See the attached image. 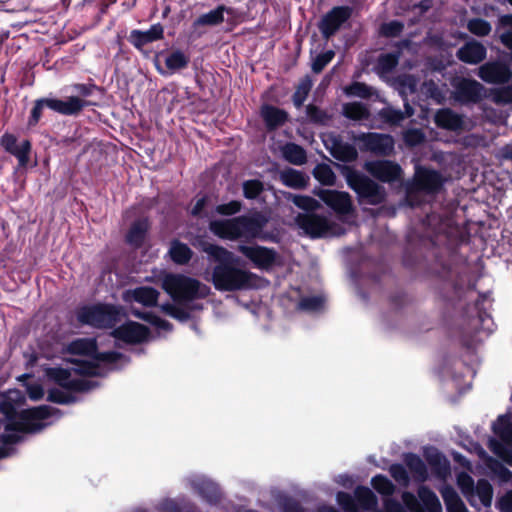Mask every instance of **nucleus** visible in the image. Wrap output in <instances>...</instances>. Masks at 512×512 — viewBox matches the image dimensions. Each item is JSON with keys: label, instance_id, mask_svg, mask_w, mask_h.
Returning a JSON list of instances; mask_svg holds the SVG:
<instances>
[{"label": "nucleus", "instance_id": "obj_17", "mask_svg": "<svg viewBox=\"0 0 512 512\" xmlns=\"http://www.w3.org/2000/svg\"><path fill=\"white\" fill-rule=\"evenodd\" d=\"M453 88L454 99L462 104L478 103L483 97V85L474 79H458Z\"/></svg>", "mask_w": 512, "mask_h": 512}, {"label": "nucleus", "instance_id": "obj_53", "mask_svg": "<svg viewBox=\"0 0 512 512\" xmlns=\"http://www.w3.org/2000/svg\"><path fill=\"white\" fill-rule=\"evenodd\" d=\"M397 88L403 98L406 97L407 94H414L418 88V79L411 74L400 76L397 79Z\"/></svg>", "mask_w": 512, "mask_h": 512}, {"label": "nucleus", "instance_id": "obj_41", "mask_svg": "<svg viewBox=\"0 0 512 512\" xmlns=\"http://www.w3.org/2000/svg\"><path fill=\"white\" fill-rule=\"evenodd\" d=\"M457 485L469 504L471 506H476L474 503V487L476 484L472 476L467 472H460L457 475Z\"/></svg>", "mask_w": 512, "mask_h": 512}, {"label": "nucleus", "instance_id": "obj_21", "mask_svg": "<svg viewBox=\"0 0 512 512\" xmlns=\"http://www.w3.org/2000/svg\"><path fill=\"white\" fill-rule=\"evenodd\" d=\"M46 107L62 115H77L84 107L90 105V102L80 99L76 96H70L66 100L56 98H45Z\"/></svg>", "mask_w": 512, "mask_h": 512}, {"label": "nucleus", "instance_id": "obj_20", "mask_svg": "<svg viewBox=\"0 0 512 512\" xmlns=\"http://www.w3.org/2000/svg\"><path fill=\"white\" fill-rule=\"evenodd\" d=\"M478 76L489 84H505L512 77L510 67L501 61H488L479 67Z\"/></svg>", "mask_w": 512, "mask_h": 512}, {"label": "nucleus", "instance_id": "obj_28", "mask_svg": "<svg viewBox=\"0 0 512 512\" xmlns=\"http://www.w3.org/2000/svg\"><path fill=\"white\" fill-rule=\"evenodd\" d=\"M435 124L443 129L456 131L463 125L462 117L449 108L439 109L434 116Z\"/></svg>", "mask_w": 512, "mask_h": 512}, {"label": "nucleus", "instance_id": "obj_15", "mask_svg": "<svg viewBox=\"0 0 512 512\" xmlns=\"http://www.w3.org/2000/svg\"><path fill=\"white\" fill-rule=\"evenodd\" d=\"M325 148L331 156L341 162H352L357 159L358 152L355 146L345 142L343 138L335 133H329L323 139Z\"/></svg>", "mask_w": 512, "mask_h": 512}, {"label": "nucleus", "instance_id": "obj_32", "mask_svg": "<svg viewBox=\"0 0 512 512\" xmlns=\"http://www.w3.org/2000/svg\"><path fill=\"white\" fill-rule=\"evenodd\" d=\"M280 180L283 185L293 189H304L307 187L309 177L302 171L286 168L280 172Z\"/></svg>", "mask_w": 512, "mask_h": 512}, {"label": "nucleus", "instance_id": "obj_3", "mask_svg": "<svg viewBox=\"0 0 512 512\" xmlns=\"http://www.w3.org/2000/svg\"><path fill=\"white\" fill-rule=\"evenodd\" d=\"M267 222L265 215L255 212L230 219L213 220L209 224V229L221 239L250 241L260 237Z\"/></svg>", "mask_w": 512, "mask_h": 512}, {"label": "nucleus", "instance_id": "obj_25", "mask_svg": "<svg viewBox=\"0 0 512 512\" xmlns=\"http://www.w3.org/2000/svg\"><path fill=\"white\" fill-rule=\"evenodd\" d=\"M424 457L433 473L438 478H445L450 472V462L446 456L435 447H427Z\"/></svg>", "mask_w": 512, "mask_h": 512}, {"label": "nucleus", "instance_id": "obj_2", "mask_svg": "<svg viewBox=\"0 0 512 512\" xmlns=\"http://www.w3.org/2000/svg\"><path fill=\"white\" fill-rule=\"evenodd\" d=\"M0 413V458L13 452V444L20 442L25 434L41 432L58 420L62 413L59 409L42 405L22 410L18 415L13 405L1 402Z\"/></svg>", "mask_w": 512, "mask_h": 512}, {"label": "nucleus", "instance_id": "obj_44", "mask_svg": "<svg viewBox=\"0 0 512 512\" xmlns=\"http://www.w3.org/2000/svg\"><path fill=\"white\" fill-rule=\"evenodd\" d=\"M286 199L292 202L296 207L305 211V213H313L319 208V202L311 196L297 195L288 193Z\"/></svg>", "mask_w": 512, "mask_h": 512}, {"label": "nucleus", "instance_id": "obj_30", "mask_svg": "<svg viewBox=\"0 0 512 512\" xmlns=\"http://www.w3.org/2000/svg\"><path fill=\"white\" fill-rule=\"evenodd\" d=\"M131 314L150 323L158 337H164L172 330L171 324L168 321L161 319L152 312H142L139 309L132 308Z\"/></svg>", "mask_w": 512, "mask_h": 512}, {"label": "nucleus", "instance_id": "obj_43", "mask_svg": "<svg viewBox=\"0 0 512 512\" xmlns=\"http://www.w3.org/2000/svg\"><path fill=\"white\" fill-rule=\"evenodd\" d=\"M422 93L436 104H442L446 99L445 89L433 80H426L421 87Z\"/></svg>", "mask_w": 512, "mask_h": 512}, {"label": "nucleus", "instance_id": "obj_5", "mask_svg": "<svg viewBox=\"0 0 512 512\" xmlns=\"http://www.w3.org/2000/svg\"><path fill=\"white\" fill-rule=\"evenodd\" d=\"M348 186L356 193L360 205H379L386 199V189L370 177L357 170L346 173Z\"/></svg>", "mask_w": 512, "mask_h": 512}, {"label": "nucleus", "instance_id": "obj_58", "mask_svg": "<svg viewBox=\"0 0 512 512\" xmlns=\"http://www.w3.org/2000/svg\"><path fill=\"white\" fill-rule=\"evenodd\" d=\"M491 99L494 103L499 105L512 103V85H506L492 89Z\"/></svg>", "mask_w": 512, "mask_h": 512}, {"label": "nucleus", "instance_id": "obj_22", "mask_svg": "<svg viewBox=\"0 0 512 512\" xmlns=\"http://www.w3.org/2000/svg\"><path fill=\"white\" fill-rule=\"evenodd\" d=\"M164 36V28L160 23L151 25L148 30L142 31L134 29L128 36V41L138 50L150 43L162 39Z\"/></svg>", "mask_w": 512, "mask_h": 512}, {"label": "nucleus", "instance_id": "obj_11", "mask_svg": "<svg viewBox=\"0 0 512 512\" xmlns=\"http://www.w3.org/2000/svg\"><path fill=\"white\" fill-rule=\"evenodd\" d=\"M237 251L247 258L255 268L261 270H270L277 259V252L273 248L260 246L257 244L246 245L239 244Z\"/></svg>", "mask_w": 512, "mask_h": 512}, {"label": "nucleus", "instance_id": "obj_19", "mask_svg": "<svg viewBox=\"0 0 512 512\" xmlns=\"http://www.w3.org/2000/svg\"><path fill=\"white\" fill-rule=\"evenodd\" d=\"M194 492L208 505H217L222 497L219 484L203 473H194Z\"/></svg>", "mask_w": 512, "mask_h": 512}, {"label": "nucleus", "instance_id": "obj_47", "mask_svg": "<svg viewBox=\"0 0 512 512\" xmlns=\"http://www.w3.org/2000/svg\"><path fill=\"white\" fill-rule=\"evenodd\" d=\"M169 255L177 264H184L189 261L192 253L189 247L177 240L172 241Z\"/></svg>", "mask_w": 512, "mask_h": 512}, {"label": "nucleus", "instance_id": "obj_26", "mask_svg": "<svg viewBox=\"0 0 512 512\" xmlns=\"http://www.w3.org/2000/svg\"><path fill=\"white\" fill-rule=\"evenodd\" d=\"M159 291L153 287L141 286L124 293V300L137 302L143 306L152 307L157 305Z\"/></svg>", "mask_w": 512, "mask_h": 512}, {"label": "nucleus", "instance_id": "obj_29", "mask_svg": "<svg viewBox=\"0 0 512 512\" xmlns=\"http://www.w3.org/2000/svg\"><path fill=\"white\" fill-rule=\"evenodd\" d=\"M203 251L208 255L210 261H214L216 265L236 264L238 258L226 248L216 244H205Z\"/></svg>", "mask_w": 512, "mask_h": 512}, {"label": "nucleus", "instance_id": "obj_8", "mask_svg": "<svg viewBox=\"0 0 512 512\" xmlns=\"http://www.w3.org/2000/svg\"><path fill=\"white\" fill-rule=\"evenodd\" d=\"M252 273L236 267V264L215 265L212 281L217 290L235 291L252 287Z\"/></svg>", "mask_w": 512, "mask_h": 512}, {"label": "nucleus", "instance_id": "obj_13", "mask_svg": "<svg viewBox=\"0 0 512 512\" xmlns=\"http://www.w3.org/2000/svg\"><path fill=\"white\" fill-rule=\"evenodd\" d=\"M445 180L442 174L433 169L419 167L414 176V186L417 191L434 195L443 188Z\"/></svg>", "mask_w": 512, "mask_h": 512}, {"label": "nucleus", "instance_id": "obj_7", "mask_svg": "<svg viewBox=\"0 0 512 512\" xmlns=\"http://www.w3.org/2000/svg\"><path fill=\"white\" fill-rule=\"evenodd\" d=\"M76 317L81 324L111 328L121 321L122 310L109 304L86 305L77 310Z\"/></svg>", "mask_w": 512, "mask_h": 512}, {"label": "nucleus", "instance_id": "obj_35", "mask_svg": "<svg viewBox=\"0 0 512 512\" xmlns=\"http://www.w3.org/2000/svg\"><path fill=\"white\" fill-rule=\"evenodd\" d=\"M282 155L286 161L293 165H303L307 161L306 150L293 142H288L282 147Z\"/></svg>", "mask_w": 512, "mask_h": 512}, {"label": "nucleus", "instance_id": "obj_1", "mask_svg": "<svg viewBox=\"0 0 512 512\" xmlns=\"http://www.w3.org/2000/svg\"><path fill=\"white\" fill-rule=\"evenodd\" d=\"M67 350L75 358L67 361L66 367H49L45 374L58 385L48 391L47 399L57 404H70L79 401L78 392H89L100 383L91 377L106 376L111 371L124 368L130 358L116 351L97 352L94 338H79L69 343Z\"/></svg>", "mask_w": 512, "mask_h": 512}, {"label": "nucleus", "instance_id": "obj_56", "mask_svg": "<svg viewBox=\"0 0 512 512\" xmlns=\"http://www.w3.org/2000/svg\"><path fill=\"white\" fill-rule=\"evenodd\" d=\"M468 30L479 37L487 36L491 32V24L482 18H473L468 21Z\"/></svg>", "mask_w": 512, "mask_h": 512}, {"label": "nucleus", "instance_id": "obj_27", "mask_svg": "<svg viewBox=\"0 0 512 512\" xmlns=\"http://www.w3.org/2000/svg\"><path fill=\"white\" fill-rule=\"evenodd\" d=\"M149 229L148 218L135 220L126 234V242L133 248H139L143 245Z\"/></svg>", "mask_w": 512, "mask_h": 512}, {"label": "nucleus", "instance_id": "obj_23", "mask_svg": "<svg viewBox=\"0 0 512 512\" xmlns=\"http://www.w3.org/2000/svg\"><path fill=\"white\" fill-rule=\"evenodd\" d=\"M260 116L268 131L276 130L283 126L289 119V114L284 109L267 103L261 106Z\"/></svg>", "mask_w": 512, "mask_h": 512}, {"label": "nucleus", "instance_id": "obj_37", "mask_svg": "<svg viewBox=\"0 0 512 512\" xmlns=\"http://www.w3.org/2000/svg\"><path fill=\"white\" fill-rule=\"evenodd\" d=\"M420 501L425 506L426 511L442 512V506L436 493L428 486L422 485L417 491Z\"/></svg>", "mask_w": 512, "mask_h": 512}, {"label": "nucleus", "instance_id": "obj_39", "mask_svg": "<svg viewBox=\"0 0 512 512\" xmlns=\"http://www.w3.org/2000/svg\"><path fill=\"white\" fill-rule=\"evenodd\" d=\"M343 92L347 97H357L360 99H370L376 94L372 86L359 81H353L351 84L345 86Z\"/></svg>", "mask_w": 512, "mask_h": 512}, {"label": "nucleus", "instance_id": "obj_62", "mask_svg": "<svg viewBox=\"0 0 512 512\" xmlns=\"http://www.w3.org/2000/svg\"><path fill=\"white\" fill-rule=\"evenodd\" d=\"M31 152V143L29 140H23L12 155L17 158L18 166L24 168L28 165L29 155Z\"/></svg>", "mask_w": 512, "mask_h": 512}, {"label": "nucleus", "instance_id": "obj_38", "mask_svg": "<svg viewBox=\"0 0 512 512\" xmlns=\"http://www.w3.org/2000/svg\"><path fill=\"white\" fill-rule=\"evenodd\" d=\"M357 509L370 510L377 505V498L374 492L365 486H357L354 491Z\"/></svg>", "mask_w": 512, "mask_h": 512}, {"label": "nucleus", "instance_id": "obj_40", "mask_svg": "<svg viewBox=\"0 0 512 512\" xmlns=\"http://www.w3.org/2000/svg\"><path fill=\"white\" fill-rule=\"evenodd\" d=\"M476 498L479 499L480 503L484 507L491 506L493 498V488L490 482L486 479H479L474 487V503L476 504Z\"/></svg>", "mask_w": 512, "mask_h": 512}, {"label": "nucleus", "instance_id": "obj_33", "mask_svg": "<svg viewBox=\"0 0 512 512\" xmlns=\"http://www.w3.org/2000/svg\"><path fill=\"white\" fill-rule=\"evenodd\" d=\"M492 430L499 437V440L512 446V420L510 415H499L492 424Z\"/></svg>", "mask_w": 512, "mask_h": 512}, {"label": "nucleus", "instance_id": "obj_24", "mask_svg": "<svg viewBox=\"0 0 512 512\" xmlns=\"http://www.w3.org/2000/svg\"><path fill=\"white\" fill-rule=\"evenodd\" d=\"M486 55V47L477 41L466 42L456 53L460 61L471 65L482 62L486 58Z\"/></svg>", "mask_w": 512, "mask_h": 512}, {"label": "nucleus", "instance_id": "obj_64", "mask_svg": "<svg viewBox=\"0 0 512 512\" xmlns=\"http://www.w3.org/2000/svg\"><path fill=\"white\" fill-rule=\"evenodd\" d=\"M496 507L500 512H512V490L507 491L497 500Z\"/></svg>", "mask_w": 512, "mask_h": 512}, {"label": "nucleus", "instance_id": "obj_50", "mask_svg": "<svg viewBox=\"0 0 512 512\" xmlns=\"http://www.w3.org/2000/svg\"><path fill=\"white\" fill-rule=\"evenodd\" d=\"M305 112L310 122L313 124L328 125L331 121V115L316 105L308 104L305 108Z\"/></svg>", "mask_w": 512, "mask_h": 512}, {"label": "nucleus", "instance_id": "obj_46", "mask_svg": "<svg viewBox=\"0 0 512 512\" xmlns=\"http://www.w3.org/2000/svg\"><path fill=\"white\" fill-rule=\"evenodd\" d=\"M313 176L322 185L332 186L336 181V174L333 169L325 163L317 164L314 167Z\"/></svg>", "mask_w": 512, "mask_h": 512}, {"label": "nucleus", "instance_id": "obj_45", "mask_svg": "<svg viewBox=\"0 0 512 512\" xmlns=\"http://www.w3.org/2000/svg\"><path fill=\"white\" fill-rule=\"evenodd\" d=\"M324 303L325 298L321 295L304 296L300 298L297 308L300 311L316 313L323 309Z\"/></svg>", "mask_w": 512, "mask_h": 512}, {"label": "nucleus", "instance_id": "obj_57", "mask_svg": "<svg viewBox=\"0 0 512 512\" xmlns=\"http://www.w3.org/2000/svg\"><path fill=\"white\" fill-rule=\"evenodd\" d=\"M243 196L246 199H256L264 190L263 183L258 179L246 180L242 184Z\"/></svg>", "mask_w": 512, "mask_h": 512}, {"label": "nucleus", "instance_id": "obj_63", "mask_svg": "<svg viewBox=\"0 0 512 512\" xmlns=\"http://www.w3.org/2000/svg\"><path fill=\"white\" fill-rule=\"evenodd\" d=\"M336 501L346 512H356L357 504L355 496H352L348 492L338 491L336 494Z\"/></svg>", "mask_w": 512, "mask_h": 512}, {"label": "nucleus", "instance_id": "obj_59", "mask_svg": "<svg viewBox=\"0 0 512 512\" xmlns=\"http://www.w3.org/2000/svg\"><path fill=\"white\" fill-rule=\"evenodd\" d=\"M391 477L401 486L407 487L410 483L409 474L404 465L393 463L389 467Z\"/></svg>", "mask_w": 512, "mask_h": 512}, {"label": "nucleus", "instance_id": "obj_42", "mask_svg": "<svg viewBox=\"0 0 512 512\" xmlns=\"http://www.w3.org/2000/svg\"><path fill=\"white\" fill-rule=\"evenodd\" d=\"M489 449L499 457L503 462L512 466V446L496 438H490L488 441Z\"/></svg>", "mask_w": 512, "mask_h": 512}, {"label": "nucleus", "instance_id": "obj_31", "mask_svg": "<svg viewBox=\"0 0 512 512\" xmlns=\"http://www.w3.org/2000/svg\"><path fill=\"white\" fill-rule=\"evenodd\" d=\"M403 461L416 481L425 482L428 479L427 466L419 455L412 452L405 453Z\"/></svg>", "mask_w": 512, "mask_h": 512}, {"label": "nucleus", "instance_id": "obj_12", "mask_svg": "<svg viewBox=\"0 0 512 512\" xmlns=\"http://www.w3.org/2000/svg\"><path fill=\"white\" fill-rule=\"evenodd\" d=\"M355 139L362 145V149L374 154L388 156L394 151L395 142L389 134L360 133Z\"/></svg>", "mask_w": 512, "mask_h": 512}, {"label": "nucleus", "instance_id": "obj_60", "mask_svg": "<svg viewBox=\"0 0 512 512\" xmlns=\"http://www.w3.org/2000/svg\"><path fill=\"white\" fill-rule=\"evenodd\" d=\"M335 56L333 50H327L312 58L311 70L318 74L332 61Z\"/></svg>", "mask_w": 512, "mask_h": 512}, {"label": "nucleus", "instance_id": "obj_16", "mask_svg": "<svg viewBox=\"0 0 512 512\" xmlns=\"http://www.w3.org/2000/svg\"><path fill=\"white\" fill-rule=\"evenodd\" d=\"M313 192L337 214L347 215L352 211L351 198L347 192L324 188H315Z\"/></svg>", "mask_w": 512, "mask_h": 512}, {"label": "nucleus", "instance_id": "obj_55", "mask_svg": "<svg viewBox=\"0 0 512 512\" xmlns=\"http://www.w3.org/2000/svg\"><path fill=\"white\" fill-rule=\"evenodd\" d=\"M404 23L399 20H391L380 25L379 32L387 38H395L401 35L404 30Z\"/></svg>", "mask_w": 512, "mask_h": 512}, {"label": "nucleus", "instance_id": "obj_34", "mask_svg": "<svg viewBox=\"0 0 512 512\" xmlns=\"http://www.w3.org/2000/svg\"><path fill=\"white\" fill-rule=\"evenodd\" d=\"M189 63V57L181 50H174L165 57L166 71L158 68L159 72L163 75L173 74L182 68H185Z\"/></svg>", "mask_w": 512, "mask_h": 512}, {"label": "nucleus", "instance_id": "obj_51", "mask_svg": "<svg viewBox=\"0 0 512 512\" xmlns=\"http://www.w3.org/2000/svg\"><path fill=\"white\" fill-rule=\"evenodd\" d=\"M311 88L312 80L309 76L304 77L298 84L297 89L292 96V101L296 108H300L304 104Z\"/></svg>", "mask_w": 512, "mask_h": 512}, {"label": "nucleus", "instance_id": "obj_48", "mask_svg": "<svg viewBox=\"0 0 512 512\" xmlns=\"http://www.w3.org/2000/svg\"><path fill=\"white\" fill-rule=\"evenodd\" d=\"M225 10L224 6H218L217 8L199 16L198 19L194 21V25L214 26L220 24L224 20Z\"/></svg>", "mask_w": 512, "mask_h": 512}, {"label": "nucleus", "instance_id": "obj_14", "mask_svg": "<svg viewBox=\"0 0 512 512\" xmlns=\"http://www.w3.org/2000/svg\"><path fill=\"white\" fill-rule=\"evenodd\" d=\"M112 335L116 340L127 344L142 343L154 338L152 332L146 326L133 321H128L115 328Z\"/></svg>", "mask_w": 512, "mask_h": 512}, {"label": "nucleus", "instance_id": "obj_4", "mask_svg": "<svg viewBox=\"0 0 512 512\" xmlns=\"http://www.w3.org/2000/svg\"><path fill=\"white\" fill-rule=\"evenodd\" d=\"M162 287L172 302L162 304L161 310L181 322L189 319L192 312V277L168 273L162 278Z\"/></svg>", "mask_w": 512, "mask_h": 512}, {"label": "nucleus", "instance_id": "obj_18", "mask_svg": "<svg viewBox=\"0 0 512 512\" xmlns=\"http://www.w3.org/2000/svg\"><path fill=\"white\" fill-rule=\"evenodd\" d=\"M366 171L383 183H392L401 178V166L391 160L369 161L365 164Z\"/></svg>", "mask_w": 512, "mask_h": 512}, {"label": "nucleus", "instance_id": "obj_54", "mask_svg": "<svg viewBox=\"0 0 512 512\" xmlns=\"http://www.w3.org/2000/svg\"><path fill=\"white\" fill-rule=\"evenodd\" d=\"M499 24L505 30L500 33L501 43L512 51V14L500 16Z\"/></svg>", "mask_w": 512, "mask_h": 512}, {"label": "nucleus", "instance_id": "obj_6", "mask_svg": "<svg viewBox=\"0 0 512 512\" xmlns=\"http://www.w3.org/2000/svg\"><path fill=\"white\" fill-rule=\"evenodd\" d=\"M436 373L441 381L451 380L455 388L462 394L471 388L476 370L453 355H445L436 368Z\"/></svg>", "mask_w": 512, "mask_h": 512}, {"label": "nucleus", "instance_id": "obj_61", "mask_svg": "<svg viewBox=\"0 0 512 512\" xmlns=\"http://www.w3.org/2000/svg\"><path fill=\"white\" fill-rule=\"evenodd\" d=\"M381 119L389 124H399L405 119V114L400 109L385 107L379 112Z\"/></svg>", "mask_w": 512, "mask_h": 512}, {"label": "nucleus", "instance_id": "obj_36", "mask_svg": "<svg viewBox=\"0 0 512 512\" xmlns=\"http://www.w3.org/2000/svg\"><path fill=\"white\" fill-rule=\"evenodd\" d=\"M341 114L354 121L366 120L370 116L368 108L361 102H350L342 105Z\"/></svg>", "mask_w": 512, "mask_h": 512}, {"label": "nucleus", "instance_id": "obj_52", "mask_svg": "<svg viewBox=\"0 0 512 512\" xmlns=\"http://www.w3.org/2000/svg\"><path fill=\"white\" fill-rule=\"evenodd\" d=\"M372 487L381 495L391 496L395 492V485L385 475L378 474L371 479Z\"/></svg>", "mask_w": 512, "mask_h": 512}, {"label": "nucleus", "instance_id": "obj_9", "mask_svg": "<svg viewBox=\"0 0 512 512\" xmlns=\"http://www.w3.org/2000/svg\"><path fill=\"white\" fill-rule=\"evenodd\" d=\"M295 223L305 235L312 239L337 236L344 233V229L331 223L325 216L314 213H299Z\"/></svg>", "mask_w": 512, "mask_h": 512}, {"label": "nucleus", "instance_id": "obj_49", "mask_svg": "<svg viewBox=\"0 0 512 512\" xmlns=\"http://www.w3.org/2000/svg\"><path fill=\"white\" fill-rule=\"evenodd\" d=\"M399 62V54L394 52L380 54L376 63L378 73L392 72Z\"/></svg>", "mask_w": 512, "mask_h": 512}, {"label": "nucleus", "instance_id": "obj_10", "mask_svg": "<svg viewBox=\"0 0 512 512\" xmlns=\"http://www.w3.org/2000/svg\"><path fill=\"white\" fill-rule=\"evenodd\" d=\"M352 8L347 5L334 6L318 22V29L325 40L333 37L351 18Z\"/></svg>", "mask_w": 512, "mask_h": 512}]
</instances>
